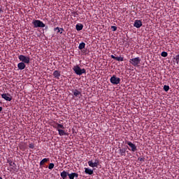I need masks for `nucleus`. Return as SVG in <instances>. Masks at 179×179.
I'll return each mask as SVG.
<instances>
[{
    "label": "nucleus",
    "mask_w": 179,
    "mask_h": 179,
    "mask_svg": "<svg viewBox=\"0 0 179 179\" xmlns=\"http://www.w3.org/2000/svg\"><path fill=\"white\" fill-rule=\"evenodd\" d=\"M68 177L69 179H75L79 177V174L78 173H69Z\"/></svg>",
    "instance_id": "4468645a"
},
{
    "label": "nucleus",
    "mask_w": 179,
    "mask_h": 179,
    "mask_svg": "<svg viewBox=\"0 0 179 179\" xmlns=\"http://www.w3.org/2000/svg\"><path fill=\"white\" fill-rule=\"evenodd\" d=\"M164 90L165 92H169V90H170V86H169V85H164Z\"/></svg>",
    "instance_id": "b1692460"
},
{
    "label": "nucleus",
    "mask_w": 179,
    "mask_h": 179,
    "mask_svg": "<svg viewBox=\"0 0 179 179\" xmlns=\"http://www.w3.org/2000/svg\"><path fill=\"white\" fill-rule=\"evenodd\" d=\"M60 31H61L59 32L60 34H62V31H64V28H60Z\"/></svg>",
    "instance_id": "2f4dec72"
},
{
    "label": "nucleus",
    "mask_w": 179,
    "mask_h": 179,
    "mask_svg": "<svg viewBox=\"0 0 179 179\" xmlns=\"http://www.w3.org/2000/svg\"><path fill=\"white\" fill-rule=\"evenodd\" d=\"M7 163L9 164L10 171H12V170H15V169H16V164H15V162H12V160L8 159Z\"/></svg>",
    "instance_id": "9b49d317"
},
{
    "label": "nucleus",
    "mask_w": 179,
    "mask_h": 179,
    "mask_svg": "<svg viewBox=\"0 0 179 179\" xmlns=\"http://www.w3.org/2000/svg\"><path fill=\"white\" fill-rule=\"evenodd\" d=\"M3 12V10H2V8L0 7V13H2Z\"/></svg>",
    "instance_id": "473e14b6"
},
{
    "label": "nucleus",
    "mask_w": 179,
    "mask_h": 179,
    "mask_svg": "<svg viewBox=\"0 0 179 179\" xmlns=\"http://www.w3.org/2000/svg\"><path fill=\"white\" fill-rule=\"evenodd\" d=\"M59 135L60 136H64V135H68V133L66 132L64 129H59Z\"/></svg>",
    "instance_id": "412c9836"
},
{
    "label": "nucleus",
    "mask_w": 179,
    "mask_h": 179,
    "mask_svg": "<svg viewBox=\"0 0 179 179\" xmlns=\"http://www.w3.org/2000/svg\"><path fill=\"white\" fill-rule=\"evenodd\" d=\"M73 71L75 72L76 75H83V73H86V69H80L79 65L74 66L73 68Z\"/></svg>",
    "instance_id": "f257e3e1"
},
{
    "label": "nucleus",
    "mask_w": 179,
    "mask_h": 179,
    "mask_svg": "<svg viewBox=\"0 0 179 179\" xmlns=\"http://www.w3.org/2000/svg\"><path fill=\"white\" fill-rule=\"evenodd\" d=\"M53 128H55V129L57 131H59V129H65V127H64V124H59L57 122H56L54 126H53Z\"/></svg>",
    "instance_id": "9d476101"
},
{
    "label": "nucleus",
    "mask_w": 179,
    "mask_h": 179,
    "mask_svg": "<svg viewBox=\"0 0 179 179\" xmlns=\"http://www.w3.org/2000/svg\"><path fill=\"white\" fill-rule=\"evenodd\" d=\"M110 83H113V77H110Z\"/></svg>",
    "instance_id": "72a5a7b5"
},
{
    "label": "nucleus",
    "mask_w": 179,
    "mask_h": 179,
    "mask_svg": "<svg viewBox=\"0 0 179 179\" xmlns=\"http://www.w3.org/2000/svg\"><path fill=\"white\" fill-rule=\"evenodd\" d=\"M142 21L141 20H136L134 23V27L136 29H141L142 27Z\"/></svg>",
    "instance_id": "1a4fd4ad"
},
{
    "label": "nucleus",
    "mask_w": 179,
    "mask_h": 179,
    "mask_svg": "<svg viewBox=\"0 0 179 179\" xmlns=\"http://www.w3.org/2000/svg\"><path fill=\"white\" fill-rule=\"evenodd\" d=\"M120 82H121V78L113 75V85H118L120 83Z\"/></svg>",
    "instance_id": "ddd939ff"
},
{
    "label": "nucleus",
    "mask_w": 179,
    "mask_h": 179,
    "mask_svg": "<svg viewBox=\"0 0 179 179\" xmlns=\"http://www.w3.org/2000/svg\"><path fill=\"white\" fill-rule=\"evenodd\" d=\"M111 58H113V55H110Z\"/></svg>",
    "instance_id": "c9c22d12"
},
{
    "label": "nucleus",
    "mask_w": 179,
    "mask_h": 179,
    "mask_svg": "<svg viewBox=\"0 0 179 179\" xmlns=\"http://www.w3.org/2000/svg\"><path fill=\"white\" fill-rule=\"evenodd\" d=\"M48 162H50V158H44L40 162V166H44L45 163H48Z\"/></svg>",
    "instance_id": "6ab92c4d"
},
{
    "label": "nucleus",
    "mask_w": 179,
    "mask_h": 179,
    "mask_svg": "<svg viewBox=\"0 0 179 179\" xmlns=\"http://www.w3.org/2000/svg\"><path fill=\"white\" fill-rule=\"evenodd\" d=\"M26 63H23V62H20L17 64V68L18 69H20V71H23V69H24V68H26Z\"/></svg>",
    "instance_id": "dca6fc26"
},
{
    "label": "nucleus",
    "mask_w": 179,
    "mask_h": 179,
    "mask_svg": "<svg viewBox=\"0 0 179 179\" xmlns=\"http://www.w3.org/2000/svg\"><path fill=\"white\" fill-rule=\"evenodd\" d=\"M72 14L73 15L74 17H76V15H78L76 12H73Z\"/></svg>",
    "instance_id": "7c9ffc66"
},
{
    "label": "nucleus",
    "mask_w": 179,
    "mask_h": 179,
    "mask_svg": "<svg viewBox=\"0 0 179 179\" xmlns=\"http://www.w3.org/2000/svg\"><path fill=\"white\" fill-rule=\"evenodd\" d=\"M85 47H86V43H85L84 42L80 43L78 45V48L80 50H83V48H85Z\"/></svg>",
    "instance_id": "5701e85b"
},
{
    "label": "nucleus",
    "mask_w": 179,
    "mask_h": 179,
    "mask_svg": "<svg viewBox=\"0 0 179 179\" xmlns=\"http://www.w3.org/2000/svg\"><path fill=\"white\" fill-rule=\"evenodd\" d=\"M99 159H95L94 162H93V161H89L88 162V166H90V167H97V166H99Z\"/></svg>",
    "instance_id": "6e6552de"
},
{
    "label": "nucleus",
    "mask_w": 179,
    "mask_h": 179,
    "mask_svg": "<svg viewBox=\"0 0 179 179\" xmlns=\"http://www.w3.org/2000/svg\"><path fill=\"white\" fill-rule=\"evenodd\" d=\"M18 59L21 62H23L24 64H30V57L29 56H24L23 55H19Z\"/></svg>",
    "instance_id": "7ed1b4c3"
},
{
    "label": "nucleus",
    "mask_w": 179,
    "mask_h": 179,
    "mask_svg": "<svg viewBox=\"0 0 179 179\" xmlns=\"http://www.w3.org/2000/svg\"><path fill=\"white\" fill-rule=\"evenodd\" d=\"M113 59H116V61L122 62L124 61V57L113 56Z\"/></svg>",
    "instance_id": "4be33fe9"
},
{
    "label": "nucleus",
    "mask_w": 179,
    "mask_h": 179,
    "mask_svg": "<svg viewBox=\"0 0 179 179\" xmlns=\"http://www.w3.org/2000/svg\"><path fill=\"white\" fill-rule=\"evenodd\" d=\"M69 173L66 172V171H63L62 173H60V176L62 179H66V178L69 176Z\"/></svg>",
    "instance_id": "f3484780"
},
{
    "label": "nucleus",
    "mask_w": 179,
    "mask_h": 179,
    "mask_svg": "<svg viewBox=\"0 0 179 179\" xmlns=\"http://www.w3.org/2000/svg\"><path fill=\"white\" fill-rule=\"evenodd\" d=\"M72 93L74 97H78L79 99H80V96H82V93L78 90H73Z\"/></svg>",
    "instance_id": "f8f14e48"
},
{
    "label": "nucleus",
    "mask_w": 179,
    "mask_h": 179,
    "mask_svg": "<svg viewBox=\"0 0 179 179\" xmlns=\"http://www.w3.org/2000/svg\"><path fill=\"white\" fill-rule=\"evenodd\" d=\"M116 153L119 154V157L120 156H125L126 153H127V148H119V149L117 150V151H116Z\"/></svg>",
    "instance_id": "423d86ee"
},
{
    "label": "nucleus",
    "mask_w": 179,
    "mask_h": 179,
    "mask_svg": "<svg viewBox=\"0 0 179 179\" xmlns=\"http://www.w3.org/2000/svg\"><path fill=\"white\" fill-rule=\"evenodd\" d=\"M32 24L34 25V27L35 29H37V27L43 28L45 26V24H44V22L39 20H34V21L32 22Z\"/></svg>",
    "instance_id": "f03ea898"
},
{
    "label": "nucleus",
    "mask_w": 179,
    "mask_h": 179,
    "mask_svg": "<svg viewBox=\"0 0 179 179\" xmlns=\"http://www.w3.org/2000/svg\"><path fill=\"white\" fill-rule=\"evenodd\" d=\"M0 179H2V177L0 176Z\"/></svg>",
    "instance_id": "4c0bfd02"
},
{
    "label": "nucleus",
    "mask_w": 179,
    "mask_h": 179,
    "mask_svg": "<svg viewBox=\"0 0 179 179\" xmlns=\"http://www.w3.org/2000/svg\"><path fill=\"white\" fill-rule=\"evenodd\" d=\"M129 62L133 66H138L141 64V57L130 59Z\"/></svg>",
    "instance_id": "20e7f679"
},
{
    "label": "nucleus",
    "mask_w": 179,
    "mask_h": 179,
    "mask_svg": "<svg viewBox=\"0 0 179 179\" xmlns=\"http://www.w3.org/2000/svg\"><path fill=\"white\" fill-rule=\"evenodd\" d=\"M55 164L54 163H50L48 166V169L49 170H52V169H54Z\"/></svg>",
    "instance_id": "393cba45"
},
{
    "label": "nucleus",
    "mask_w": 179,
    "mask_h": 179,
    "mask_svg": "<svg viewBox=\"0 0 179 179\" xmlns=\"http://www.w3.org/2000/svg\"><path fill=\"white\" fill-rule=\"evenodd\" d=\"M127 144L128 145V146H129V148L127 147V149H129L131 152H136V150H138L136 145L132 142L127 141Z\"/></svg>",
    "instance_id": "39448f33"
},
{
    "label": "nucleus",
    "mask_w": 179,
    "mask_h": 179,
    "mask_svg": "<svg viewBox=\"0 0 179 179\" xmlns=\"http://www.w3.org/2000/svg\"><path fill=\"white\" fill-rule=\"evenodd\" d=\"M3 108L1 106H0V113L2 111Z\"/></svg>",
    "instance_id": "f704fd0d"
},
{
    "label": "nucleus",
    "mask_w": 179,
    "mask_h": 179,
    "mask_svg": "<svg viewBox=\"0 0 179 179\" xmlns=\"http://www.w3.org/2000/svg\"><path fill=\"white\" fill-rule=\"evenodd\" d=\"M53 76L55 79H59L61 77V71L56 70L53 72Z\"/></svg>",
    "instance_id": "2eb2a0df"
},
{
    "label": "nucleus",
    "mask_w": 179,
    "mask_h": 179,
    "mask_svg": "<svg viewBox=\"0 0 179 179\" xmlns=\"http://www.w3.org/2000/svg\"><path fill=\"white\" fill-rule=\"evenodd\" d=\"M161 55H162V57H164V58H166V57H167V55H169V53H167V52H162L161 53Z\"/></svg>",
    "instance_id": "a878e982"
},
{
    "label": "nucleus",
    "mask_w": 179,
    "mask_h": 179,
    "mask_svg": "<svg viewBox=\"0 0 179 179\" xmlns=\"http://www.w3.org/2000/svg\"><path fill=\"white\" fill-rule=\"evenodd\" d=\"M117 31V27L113 26V31Z\"/></svg>",
    "instance_id": "c756f323"
},
{
    "label": "nucleus",
    "mask_w": 179,
    "mask_h": 179,
    "mask_svg": "<svg viewBox=\"0 0 179 179\" xmlns=\"http://www.w3.org/2000/svg\"><path fill=\"white\" fill-rule=\"evenodd\" d=\"M138 160L140 162H145V157H138Z\"/></svg>",
    "instance_id": "c85d7f7f"
},
{
    "label": "nucleus",
    "mask_w": 179,
    "mask_h": 179,
    "mask_svg": "<svg viewBox=\"0 0 179 179\" xmlns=\"http://www.w3.org/2000/svg\"><path fill=\"white\" fill-rule=\"evenodd\" d=\"M29 149H34V144L33 143H29Z\"/></svg>",
    "instance_id": "cd10ccee"
},
{
    "label": "nucleus",
    "mask_w": 179,
    "mask_h": 179,
    "mask_svg": "<svg viewBox=\"0 0 179 179\" xmlns=\"http://www.w3.org/2000/svg\"><path fill=\"white\" fill-rule=\"evenodd\" d=\"M76 29L77 31H80V30L83 29V24H77L76 26Z\"/></svg>",
    "instance_id": "aec40b11"
},
{
    "label": "nucleus",
    "mask_w": 179,
    "mask_h": 179,
    "mask_svg": "<svg viewBox=\"0 0 179 179\" xmlns=\"http://www.w3.org/2000/svg\"><path fill=\"white\" fill-rule=\"evenodd\" d=\"M110 28L113 29V26H111Z\"/></svg>",
    "instance_id": "e433bc0d"
},
{
    "label": "nucleus",
    "mask_w": 179,
    "mask_h": 179,
    "mask_svg": "<svg viewBox=\"0 0 179 179\" xmlns=\"http://www.w3.org/2000/svg\"><path fill=\"white\" fill-rule=\"evenodd\" d=\"M1 97L2 99H4V100H6V101H12V96L9 93L2 94Z\"/></svg>",
    "instance_id": "0eeeda50"
},
{
    "label": "nucleus",
    "mask_w": 179,
    "mask_h": 179,
    "mask_svg": "<svg viewBox=\"0 0 179 179\" xmlns=\"http://www.w3.org/2000/svg\"><path fill=\"white\" fill-rule=\"evenodd\" d=\"M172 1H176V0H172Z\"/></svg>",
    "instance_id": "58836bf2"
},
{
    "label": "nucleus",
    "mask_w": 179,
    "mask_h": 179,
    "mask_svg": "<svg viewBox=\"0 0 179 179\" xmlns=\"http://www.w3.org/2000/svg\"><path fill=\"white\" fill-rule=\"evenodd\" d=\"M85 174H88L89 176H92L93 174V170L89 169V168H85Z\"/></svg>",
    "instance_id": "a211bd4d"
},
{
    "label": "nucleus",
    "mask_w": 179,
    "mask_h": 179,
    "mask_svg": "<svg viewBox=\"0 0 179 179\" xmlns=\"http://www.w3.org/2000/svg\"><path fill=\"white\" fill-rule=\"evenodd\" d=\"M54 31H57V33H60V32H61L60 28L58 27L54 28Z\"/></svg>",
    "instance_id": "bb28decb"
}]
</instances>
